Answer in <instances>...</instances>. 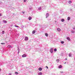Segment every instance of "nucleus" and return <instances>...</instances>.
Instances as JSON below:
<instances>
[{
	"label": "nucleus",
	"instance_id": "nucleus-1",
	"mask_svg": "<svg viewBox=\"0 0 75 75\" xmlns=\"http://www.w3.org/2000/svg\"><path fill=\"white\" fill-rule=\"evenodd\" d=\"M53 50V48H51L50 50V52L51 53H52L53 52L52 51Z\"/></svg>",
	"mask_w": 75,
	"mask_h": 75
},
{
	"label": "nucleus",
	"instance_id": "nucleus-2",
	"mask_svg": "<svg viewBox=\"0 0 75 75\" xmlns=\"http://www.w3.org/2000/svg\"><path fill=\"white\" fill-rule=\"evenodd\" d=\"M25 41H27L28 40V38L27 37H25Z\"/></svg>",
	"mask_w": 75,
	"mask_h": 75
},
{
	"label": "nucleus",
	"instance_id": "nucleus-3",
	"mask_svg": "<svg viewBox=\"0 0 75 75\" xmlns=\"http://www.w3.org/2000/svg\"><path fill=\"white\" fill-rule=\"evenodd\" d=\"M27 56V55L26 54H24L23 55H22V57L23 58H24V57H25Z\"/></svg>",
	"mask_w": 75,
	"mask_h": 75
},
{
	"label": "nucleus",
	"instance_id": "nucleus-4",
	"mask_svg": "<svg viewBox=\"0 0 75 75\" xmlns=\"http://www.w3.org/2000/svg\"><path fill=\"white\" fill-rule=\"evenodd\" d=\"M67 39L69 41H70L71 40L70 39V38L69 37H67Z\"/></svg>",
	"mask_w": 75,
	"mask_h": 75
},
{
	"label": "nucleus",
	"instance_id": "nucleus-5",
	"mask_svg": "<svg viewBox=\"0 0 75 75\" xmlns=\"http://www.w3.org/2000/svg\"><path fill=\"white\" fill-rule=\"evenodd\" d=\"M38 70L40 71H42V68L41 67H39V68Z\"/></svg>",
	"mask_w": 75,
	"mask_h": 75
},
{
	"label": "nucleus",
	"instance_id": "nucleus-6",
	"mask_svg": "<svg viewBox=\"0 0 75 75\" xmlns=\"http://www.w3.org/2000/svg\"><path fill=\"white\" fill-rule=\"evenodd\" d=\"M57 30L58 31H61V29L59 28H58L57 29Z\"/></svg>",
	"mask_w": 75,
	"mask_h": 75
},
{
	"label": "nucleus",
	"instance_id": "nucleus-7",
	"mask_svg": "<svg viewBox=\"0 0 75 75\" xmlns=\"http://www.w3.org/2000/svg\"><path fill=\"white\" fill-rule=\"evenodd\" d=\"M62 66L61 65H60L59 66V68H62Z\"/></svg>",
	"mask_w": 75,
	"mask_h": 75
},
{
	"label": "nucleus",
	"instance_id": "nucleus-8",
	"mask_svg": "<svg viewBox=\"0 0 75 75\" xmlns=\"http://www.w3.org/2000/svg\"><path fill=\"white\" fill-rule=\"evenodd\" d=\"M45 35L46 37H48V34L47 33H45Z\"/></svg>",
	"mask_w": 75,
	"mask_h": 75
},
{
	"label": "nucleus",
	"instance_id": "nucleus-9",
	"mask_svg": "<svg viewBox=\"0 0 75 75\" xmlns=\"http://www.w3.org/2000/svg\"><path fill=\"white\" fill-rule=\"evenodd\" d=\"M32 18L31 17H29L28 18V19L29 20H31Z\"/></svg>",
	"mask_w": 75,
	"mask_h": 75
},
{
	"label": "nucleus",
	"instance_id": "nucleus-10",
	"mask_svg": "<svg viewBox=\"0 0 75 75\" xmlns=\"http://www.w3.org/2000/svg\"><path fill=\"white\" fill-rule=\"evenodd\" d=\"M32 33H33V34H35V30H33V31L32 32Z\"/></svg>",
	"mask_w": 75,
	"mask_h": 75
},
{
	"label": "nucleus",
	"instance_id": "nucleus-11",
	"mask_svg": "<svg viewBox=\"0 0 75 75\" xmlns=\"http://www.w3.org/2000/svg\"><path fill=\"white\" fill-rule=\"evenodd\" d=\"M56 61L57 63H58V62H59V59H57Z\"/></svg>",
	"mask_w": 75,
	"mask_h": 75
},
{
	"label": "nucleus",
	"instance_id": "nucleus-12",
	"mask_svg": "<svg viewBox=\"0 0 75 75\" xmlns=\"http://www.w3.org/2000/svg\"><path fill=\"white\" fill-rule=\"evenodd\" d=\"M64 20H64V19H62L61 21H62V22H64Z\"/></svg>",
	"mask_w": 75,
	"mask_h": 75
},
{
	"label": "nucleus",
	"instance_id": "nucleus-13",
	"mask_svg": "<svg viewBox=\"0 0 75 75\" xmlns=\"http://www.w3.org/2000/svg\"><path fill=\"white\" fill-rule=\"evenodd\" d=\"M69 4H71V3H72V1H69Z\"/></svg>",
	"mask_w": 75,
	"mask_h": 75
},
{
	"label": "nucleus",
	"instance_id": "nucleus-14",
	"mask_svg": "<svg viewBox=\"0 0 75 75\" xmlns=\"http://www.w3.org/2000/svg\"><path fill=\"white\" fill-rule=\"evenodd\" d=\"M3 22H4V23H7V21H5V20H4L3 21Z\"/></svg>",
	"mask_w": 75,
	"mask_h": 75
},
{
	"label": "nucleus",
	"instance_id": "nucleus-15",
	"mask_svg": "<svg viewBox=\"0 0 75 75\" xmlns=\"http://www.w3.org/2000/svg\"><path fill=\"white\" fill-rule=\"evenodd\" d=\"M71 54H69V57H71Z\"/></svg>",
	"mask_w": 75,
	"mask_h": 75
},
{
	"label": "nucleus",
	"instance_id": "nucleus-16",
	"mask_svg": "<svg viewBox=\"0 0 75 75\" xmlns=\"http://www.w3.org/2000/svg\"><path fill=\"white\" fill-rule=\"evenodd\" d=\"M15 74H16V75H18V73L17 72H15Z\"/></svg>",
	"mask_w": 75,
	"mask_h": 75
},
{
	"label": "nucleus",
	"instance_id": "nucleus-17",
	"mask_svg": "<svg viewBox=\"0 0 75 75\" xmlns=\"http://www.w3.org/2000/svg\"><path fill=\"white\" fill-rule=\"evenodd\" d=\"M42 75V73H41V72H40L39 73V75Z\"/></svg>",
	"mask_w": 75,
	"mask_h": 75
},
{
	"label": "nucleus",
	"instance_id": "nucleus-18",
	"mask_svg": "<svg viewBox=\"0 0 75 75\" xmlns=\"http://www.w3.org/2000/svg\"><path fill=\"white\" fill-rule=\"evenodd\" d=\"M67 20H70V17H68L67 18Z\"/></svg>",
	"mask_w": 75,
	"mask_h": 75
},
{
	"label": "nucleus",
	"instance_id": "nucleus-19",
	"mask_svg": "<svg viewBox=\"0 0 75 75\" xmlns=\"http://www.w3.org/2000/svg\"><path fill=\"white\" fill-rule=\"evenodd\" d=\"M2 34H4V31H2Z\"/></svg>",
	"mask_w": 75,
	"mask_h": 75
},
{
	"label": "nucleus",
	"instance_id": "nucleus-20",
	"mask_svg": "<svg viewBox=\"0 0 75 75\" xmlns=\"http://www.w3.org/2000/svg\"><path fill=\"white\" fill-rule=\"evenodd\" d=\"M64 41H61V44H64Z\"/></svg>",
	"mask_w": 75,
	"mask_h": 75
},
{
	"label": "nucleus",
	"instance_id": "nucleus-21",
	"mask_svg": "<svg viewBox=\"0 0 75 75\" xmlns=\"http://www.w3.org/2000/svg\"><path fill=\"white\" fill-rule=\"evenodd\" d=\"M54 51H55V52H56V51H57V49H55L54 50Z\"/></svg>",
	"mask_w": 75,
	"mask_h": 75
},
{
	"label": "nucleus",
	"instance_id": "nucleus-22",
	"mask_svg": "<svg viewBox=\"0 0 75 75\" xmlns=\"http://www.w3.org/2000/svg\"><path fill=\"white\" fill-rule=\"evenodd\" d=\"M14 26H15V27H19V26H16V25H15Z\"/></svg>",
	"mask_w": 75,
	"mask_h": 75
},
{
	"label": "nucleus",
	"instance_id": "nucleus-23",
	"mask_svg": "<svg viewBox=\"0 0 75 75\" xmlns=\"http://www.w3.org/2000/svg\"><path fill=\"white\" fill-rule=\"evenodd\" d=\"M1 44H3L4 45V44H5V43H1Z\"/></svg>",
	"mask_w": 75,
	"mask_h": 75
},
{
	"label": "nucleus",
	"instance_id": "nucleus-24",
	"mask_svg": "<svg viewBox=\"0 0 75 75\" xmlns=\"http://www.w3.org/2000/svg\"><path fill=\"white\" fill-rule=\"evenodd\" d=\"M46 68H47V69H48V66H46Z\"/></svg>",
	"mask_w": 75,
	"mask_h": 75
},
{
	"label": "nucleus",
	"instance_id": "nucleus-25",
	"mask_svg": "<svg viewBox=\"0 0 75 75\" xmlns=\"http://www.w3.org/2000/svg\"><path fill=\"white\" fill-rule=\"evenodd\" d=\"M27 0H24V2H26V1H27Z\"/></svg>",
	"mask_w": 75,
	"mask_h": 75
},
{
	"label": "nucleus",
	"instance_id": "nucleus-26",
	"mask_svg": "<svg viewBox=\"0 0 75 75\" xmlns=\"http://www.w3.org/2000/svg\"><path fill=\"white\" fill-rule=\"evenodd\" d=\"M1 69H0V72H1Z\"/></svg>",
	"mask_w": 75,
	"mask_h": 75
},
{
	"label": "nucleus",
	"instance_id": "nucleus-27",
	"mask_svg": "<svg viewBox=\"0 0 75 75\" xmlns=\"http://www.w3.org/2000/svg\"><path fill=\"white\" fill-rule=\"evenodd\" d=\"M61 73H63V71H61Z\"/></svg>",
	"mask_w": 75,
	"mask_h": 75
},
{
	"label": "nucleus",
	"instance_id": "nucleus-28",
	"mask_svg": "<svg viewBox=\"0 0 75 75\" xmlns=\"http://www.w3.org/2000/svg\"><path fill=\"white\" fill-rule=\"evenodd\" d=\"M0 16H1V14L0 13Z\"/></svg>",
	"mask_w": 75,
	"mask_h": 75
},
{
	"label": "nucleus",
	"instance_id": "nucleus-29",
	"mask_svg": "<svg viewBox=\"0 0 75 75\" xmlns=\"http://www.w3.org/2000/svg\"><path fill=\"white\" fill-rule=\"evenodd\" d=\"M11 48H12V46L11 47Z\"/></svg>",
	"mask_w": 75,
	"mask_h": 75
},
{
	"label": "nucleus",
	"instance_id": "nucleus-30",
	"mask_svg": "<svg viewBox=\"0 0 75 75\" xmlns=\"http://www.w3.org/2000/svg\"><path fill=\"white\" fill-rule=\"evenodd\" d=\"M64 64H66V62H65V63H64Z\"/></svg>",
	"mask_w": 75,
	"mask_h": 75
},
{
	"label": "nucleus",
	"instance_id": "nucleus-31",
	"mask_svg": "<svg viewBox=\"0 0 75 75\" xmlns=\"http://www.w3.org/2000/svg\"><path fill=\"white\" fill-rule=\"evenodd\" d=\"M67 59H66V60H67Z\"/></svg>",
	"mask_w": 75,
	"mask_h": 75
},
{
	"label": "nucleus",
	"instance_id": "nucleus-32",
	"mask_svg": "<svg viewBox=\"0 0 75 75\" xmlns=\"http://www.w3.org/2000/svg\"><path fill=\"white\" fill-rule=\"evenodd\" d=\"M23 13V14H24V13Z\"/></svg>",
	"mask_w": 75,
	"mask_h": 75
}]
</instances>
